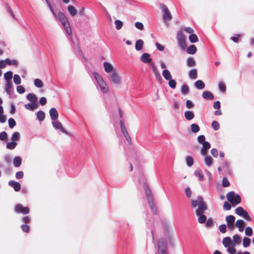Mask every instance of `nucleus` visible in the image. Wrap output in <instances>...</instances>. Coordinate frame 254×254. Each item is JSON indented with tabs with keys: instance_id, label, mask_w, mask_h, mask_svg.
Here are the masks:
<instances>
[{
	"instance_id": "9",
	"label": "nucleus",
	"mask_w": 254,
	"mask_h": 254,
	"mask_svg": "<svg viewBox=\"0 0 254 254\" xmlns=\"http://www.w3.org/2000/svg\"><path fill=\"white\" fill-rule=\"evenodd\" d=\"M109 77L114 84L119 85L121 83V78L117 70L113 71Z\"/></svg>"
},
{
	"instance_id": "59",
	"label": "nucleus",
	"mask_w": 254,
	"mask_h": 254,
	"mask_svg": "<svg viewBox=\"0 0 254 254\" xmlns=\"http://www.w3.org/2000/svg\"><path fill=\"white\" fill-rule=\"evenodd\" d=\"M22 230L25 233H28L29 232V226L26 224H22L21 226Z\"/></svg>"
},
{
	"instance_id": "11",
	"label": "nucleus",
	"mask_w": 254,
	"mask_h": 254,
	"mask_svg": "<svg viewBox=\"0 0 254 254\" xmlns=\"http://www.w3.org/2000/svg\"><path fill=\"white\" fill-rule=\"evenodd\" d=\"M171 227L169 225L165 226V231L166 232L165 237L171 245L173 244V238L171 233Z\"/></svg>"
},
{
	"instance_id": "44",
	"label": "nucleus",
	"mask_w": 254,
	"mask_h": 254,
	"mask_svg": "<svg viewBox=\"0 0 254 254\" xmlns=\"http://www.w3.org/2000/svg\"><path fill=\"white\" fill-rule=\"evenodd\" d=\"M204 162L206 165L208 166H210L212 165V158L209 156H205Z\"/></svg>"
},
{
	"instance_id": "17",
	"label": "nucleus",
	"mask_w": 254,
	"mask_h": 254,
	"mask_svg": "<svg viewBox=\"0 0 254 254\" xmlns=\"http://www.w3.org/2000/svg\"><path fill=\"white\" fill-rule=\"evenodd\" d=\"M49 114H50V116L51 117L52 120L55 121L58 119L59 114H58V112L56 108H51L50 110Z\"/></svg>"
},
{
	"instance_id": "56",
	"label": "nucleus",
	"mask_w": 254,
	"mask_h": 254,
	"mask_svg": "<svg viewBox=\"0 0 254 254\" xmlns=\"http://www.w3.org/2000/svg\"><path fill=\"white\" fill-rule=\"evenodd\" d=\"M214 225L213 220L211 218H209L206 222L205 226L206 227H211Z\"/></svg>"
},
{
	"instance_id": "42",
	"label": "nucleus",
	"mask_w": 254,
	"mask_h": 254,
	"mask_svg": "<svg viewBox=\"0 0 254 254\" xmlns=\"http://www.w3.org/2000/svg\"><path fill=\"white\" fill-rule=\"evenodd\" d=\"M187 64L189 67H193L195 65V62L192 58H189L187 59Z\"/></svg>"
},
{
	"instance_id": "58",
	"label": "nucleus",
	"mask_w": 254,
	"mask_h": 254,
	"mask_svg": "<svg viewBox=\"0 0 254 254\" xmlns=\"http://www.w3.org/2000/svg\"><path fill=\"white\" fill-rule=\"evenodd\" d=\"M227 248V252L230 254H235L236 253V250L235 248H234V247H226Z\"/></svg>"
},
{
	"instance_id": "34",
	"label": "nucleus",
	"mask_w": 254,
	"mask_h": 254,
	"mask_svg": "<svg viewBox=\"0 0 254 254\" xmlns=\"http://www.w3.org/2000/svg\"><path fill=\"white\" fill-rule=\"evenodd\" d=\"M25 108L29 110L33 111L37 108L36 103H32L31 104H27L25 105Z\"/></svg>"
},
{
	"instance_id": "6",
	"label": "nucleus",
	"mask_w": 254,
	"mask_h": 254,
	"mask_svg": "<svg viewBox=\"0 0 254 254\" xmlns=\"http://www.w3.org/2000/svg\"><path fill=\"white\" fill-rule=\"evenodd\" d=\"M159 8L162 9L163 13V19L165 24L168 25L167 21H170L172 19L171 14L166 5L163 3L159 4Z\"/></svg>"
},
{
	"instance_id": "25",
	"label": "nucleus",
	"mask_w": 254,
	"mask_h": 254,
	"mask_svg": "<svg viewBox=\"0 0 254 254\" xmlns=\"http://www.w3.org/2000/svg\"><path fill=\"white\" fill-rule=\"evenodd\" d=\"M162 75L164 77V78L167 80H169L172 78L170 72L167 69H164L163 70Z\"/></svg>"
},
{
	"instance_id": "14",
	"label": "nucleus",
	"mask_w": 254,
	"mask_h": 254,
	"mask_svg": "<svg viewBox=\"0 0 254 254\" xmlns=\"http://www.w3.org/2000/svg\"><path fill=\"white\" fill-rule=\"evenodd\" d=\"M52 125L53 127L57 130H59L61 131L62 132L67 134V132L63 128L62 124L61 123L59 122L58 121H54L52 122Z\"/></svg>"
},
{
	"instance_id": "54",
	"label": "nucleus",
	"mask_w": 254,
	"mask_h": 254,
	"mask_svg": "<svg viewBox=\"0 0 254 254\" xmlns=\"http://www.w3.org/2000/svg\"><path fill=\"white\" fill-rule=\"evenodd\" d=\"M13 81L15 84H19L21 83V78L18 74L14 75Z\"/></svg>"
},
{
	"instance_id": "4",
	"label": "nucleus",
	"mask_w": 254,
	"mask_h": 254,
	"mask_svg": "<svg viewBox=\"0 0 254 254\" xmlns=\"http://www.w3.org/2000/svg\"><path fill=\"white\" fill-rule=\"evenodd\" d=\"M155 248L156 249L155 254H168L166 243L163 239H159Z\"/></svg>"
},
{
	"instance_id": "20",
	"label": "nucleus",
	"mask_w": 254,
	"mask_h": 254,
	"mask_svg": "<svg viewBox=\"0 0 254 254\" xmlns=\"http://www.w3.org/2000/svg\"><path fill=\"white\" fill-rule=\"evenodd\" d=\"M104 67L105 71L107 73H112L113 71H116L113 69V67L111 64L108 62H104Z\"/></svg>"
},
{
	"instance_id": "35",
	"label": "nucleus",
	"mask_w": 254,
	"mask_h": 254,
	"mask_svg": "<svg viewBox=\"0 0 254 254\" xmlns=\"http://www.w3.org/2000/svg\"><path fill=\"white\" fill-rule=\"evenodd\" d=\"M12 87V83L11 81H6L5 88V92L8 94H9L11 92Z\"/></svg>"
},
{
	"instance_id": "55",
	"label": "nucleus",
	"mask_w": 254,
	"mask_h": 254,
	"mask_svg": "<svg viewBox=\"0 0 254 254\" xmlns=\"http://www.w3.org/2000/svg\"><path fill=\"white\" fill-rule=\"evenodd\" d=\"M16 125V122L15 120L12 118H10L8 120V126L11 128H12Z\"/></svg>"
},
{
	"instance_id": "48",
	"label": "nucleus",
	"mask_w": 254,
	"mask_h": 254,
	"mask_svg": "<svg viewBox=\"0 0 254 254\" xmlns=\"http://www.w3.org/2000/svg\"><path fill=\"white\" fill-rule=\"evenodd\" d=\"M245 211V210L241 206H239L235 209V213L241 216H242L243 214Z\"/></svg>"
},
{
	"instance_id": "49",
	"label": "nucleus",
	"mask_w": 254,
	"mask_h": 254,
	"mask_svg": "<svg viewBox=\"0 0 254 254\" xmlns=\"http://www.w3.org/2000/svg\"><path fill=\"white\" fill-rule=\"evenodd\" d=\"M251 239L248 237H244L243 239V246L246 248L250 246L251 244Z\"/></svg>"
},
{
	"instance_id": "39",
	"label": "nucleus",
	"mask_w": 254,
	"mask_h": 254,
	"mask_svg": "<svg viewBox=\"0 0 254 254\" xmlns=\"http://www.w3.org/2000/svg\"><path fill=\"white\" fill-rule=\"evenodd\" d=\"M191 130L193 133H196L200 130V127L197 124H192L190 126Z\"/></svg>"
},
{
	"instance_id": "13",
	"label": "nucleus",
	"mask_w": 254,
	"mask_h": 254,
	"mask_svg": "<svg viewBox=\"0 0 254 254\" xmlns=\"http://www.w3.org/2000/svg\"><path fill=\"white\" fill-rule=\"evenodd\" d=\"M15 210L17 213H21L24 214H28L29 212V208L23 207L21 204H17L15 208Z\"/></svg>"
},
{
	"instance_id": "5",
	"label": "nucleus",
	"mask_w": 254,
	"mask_h": 254,
	"mask_svg": "<svg viewBox=\"0 0 254 254\" xmlns=\"http://www.w3.org/2000/svg\"><path fill=\"white\" fill-rule=\"evenodd\" d=\"M143 187L144 188V189H145V190L146 192V197H147L149 205L150 206V207L152 209V212L154 213H155L156 212V210L155 207L154 206L153 197L151 193V191L149 190V189L148 187V186L147 185V184L145 182H143Z\"/></svg>"
},
{
	"instance_id": "43",
	"label": "nucleus",
	"mask_w": 254,
	"mask_h": 254,
	"mask_svg": "<svg viewBox=\"0 0 254 254\" xmlns=\"http://www.w3.org/2000/svg\"><path fill=\"white\" fill-rule=\"evenodd\" d=\"M189 40L192 43H195L198 41V39L197 36L195 34H191L189 36Z\"/></svg>"
},
{
	"instance_id": "52",
	"label": "nucleus",
	"mask_w": 254,
	"mask_h": 254,
	"mask_svg": "<svg viewBox=\"0 0 254 254\" xmlns=\"http://www.w3.org/2000/svg\"><path fill=\"white\" fill-rule=\"evenodd\" d=\"M211 126L214 130H217L220 128V125L219 123L216 121H214L212 122Z\"/></svg>"
},
{
	"instance_id": "45",
	"label": "nucleus",
	"mask_w": 254,
	"mask_h": 254,
	"mask_svg": "<svg viewBox=\"0 0 254 254\" xmlns=\"http://www.w3.org/2000/svg\"><path fill=\"white\" fill-rule=\"evenodd\" d=\"M194 175L198 178L199 181H203L204 180L203 175L201 173V171L199 170H196L194 172Z\"/></svg>"
},
{
	"instance_id": "37",
	"label": "nucleus",
	"mask_w": 254,
	"mask_h": 254,
	"mask_svg": "<svg viewBox=\"0 0 254 254\" xmlns=\"http://www.w3.org/2000/svg\"><path fill=\"white\" fill-rule=\"evenodd\" d=\"M34 84L37 88H42L43 86V82L38 78H36L34 80Z\"/></svg>"
},
{
	"instance_id": "51",
	"label": "nucleus",
	"mask_w": 254,
	"mask_h": 254,
	"mask_svg": "<svg viewBox=\"0 0 254 254\" xmlns=\"http://www.w3.org/2000/svg\"><path fill=\"white\" fill-rule=\"evenodd\" d=\"M115 24L116 25V28L117 30H120L122 28L123 23L120 20H116L115 21Z\"/></svg>"
},
{
	"instance_id": "26",
	"label": "nucleus",
	"mask_w": 254,
	"mask_h": 254,
	"mask_svg": "<svg viewBox=\"0 0 254 254\" xmlns=\"http://www.w3.org/2000/svg\"><path fill=\"white\" fill-rule=\"evenodd\" d=\"M143 41L141 39H139L136 41L135 48L136 51H140L143 46Z\"/></svg>"
},
{
	"instance_id": "15",
	"label": "nucleus",
	"mask_w": 254,
	"mask_h": 254,
	"mask_svg": "<svg viewBox=\"0 0 254 254\" xmlns=\"http://www.w3.org/2000/svg\"><path fill=\"white\" fill-rule=\"evenodd\" d=\"M202 144V147H201L200 150L201 154L203 156H206L207 154V150L211 147L210 144L208 142L205 141Z\"/></svg>"
},
{
	"instance_id": "64",
	"label": "nucleus",
	"mask_w": 254,
	"mask_h": 254,
	"mask_svg": "<svg viewBox=\"0 0 254 254\" xmlns=\"http://www.w3.org/2000/svg\"><path fill=\"white\" fill-rule=\"evenodd\" d=\"M7 137V134L6 132L2 131L0 133V139L1 140H5Z\"/></svg>"
},
{
	"instance_id": "60",
	"label": "nucleus",
	"mask_w": 254,
	"mask_h": 254,
	"mask_svg": "<svg viewBox=\"0 0 254 254\" xmlns=\"http://www.w3.org/2000/svg\"><path fill=\"white\" fill-rule=\"evenodd\" d=\"M205 137L203 135H199L197 137V141L200 144H202L205 142Z\"/></svg>"
},
{
	"instance_id": "63",
	"label": "nucleus",
	"mask_w": 254,
	"mask_h": 254,
	"mask_svg": "<svg viewBox=\"0 0 254 254\" xmlns=\"http://www.w3.org/2000/svg\"><path fill=\"white\" fill-rule=\"evenodd\" d=\"M186 104L188 109H191L194 107V104L190 100H187Z\"/></svg>"
},
{
	"instance_id": "50",
	"label": "nucleus",
	"mask_w": 254,
	"mask_h": 254,
	"mask_svg": "<svg viewBox=\"0 0 254 254\" xmlns=\"http://www.w3.org/2000/svg\"><path fill=\"white\" fill-rule=\"evenodd\" d=\"M168 84L170 88L175 89L176 87L177 83L174 79L171 78V79L169 80Z\"/></svg>"
},
{
	"instance_id": "7",
	"label": "nucleus",
	"mask_w": 254,
	"mask_h": 254,
	"mask_svg": "<svg viewBox=\"0 0 254 254\" xmlns=\"http://www.w3.org/2000/svg\"><path fill=\"white\" fill-rule=\"evenodd\" d=\"M227 200L234 204H238L241 201L240 196L238 194H235L234 191H230L226 195Z\"/></svg>"
},
{
	"instance_id": "29",
	"label": "nucleus",
	"mask_w": 254,
	"mask_h": 254,
	"mask_svg": "<svg viewBox=\"0 0 254 254\" xmlns=\"http://www.w3.org/2000/svg\"><path fill=\"white\" fill-rule=\"evenodd\" d=\"M187 51L188 54L193 55L196 52L197 49L195 45H192L188 47Z\"/></svg>"
},
{
	"instance_id": "10",
	"label": "nucleus",
	"mask_w": 254,
	"mask_h": 254,
	"mask_svg": "<svg viewBox=\"0 0 254 254\" xmlns=\"http://www.w3.org/2000/svg\"><path fill=\"white\" fill-rule=\"evenodd\" d=\"M151 67L152 69L153 73L155 74V76L156 77V80L160 83H161L162 82V78L159 71H158L157 66L155 65L154 63H151Z\"/></svg>"
},
{
	"instance_id": "47",
	"label": "nucleus",
	"mask_w": 254,
	"mask_h": 254,
	"mask_svg": "<svg viewBox=\"0 0 254 254\" xmlns=\"http://www.w3.org/2000/svg\"><path fill=\"white\" fill-rule=\"evenodd\" d=\"M5 63L8 65H17L18 64V62L16 60L9 59H5Z\"/></svg>"
},
{
	"instance_id": "38",
	"label": "nucleus",
	"mask_w": 254,
	"mask_h": 254,
	"mask_svg": "<svg viewBox=\"0 0 254 254\" xmlns=\"http://www.w3.org/2000/svg\"><path fill=\"white\" fill-rule=\"evenodd\" d=\"M4 77L6 81H10L12 77V72L11 71L5 72L4 74Z\"/></svg>"
},
{
	"instance_id": "21",
	"label": "nucleus",
	"mask_w": 254,
	"mask_h": 254,
	"mask_svg": "<svg viewBox=\"0 0 254 254\" xmlns=\"http://www.w3.org/2000/svg\"><path fill=\"white\" fill-rule=\"evenodd\" d=\"M235 226L238 228L240 232H243L245 227V223L243 220L239 219L237 221Z\"/></svg>"
},
{
	"instance_id": "30",
	"label": "nucleus",
	"mask_w": 254,
	"mask_h": 254,
	"mask_svg": "<svg viewBox=\"0 0 254 254\" xmlns=\"http://www.w3.org/2000/svg\"><path fill=\"white\" fill-rule=\"evenodd\" d=\"M22 163V160L20 157L17 156L13 159V165L16 167H19Z\"/></svg>"
},
{
	"instance_id": "31",
	"label": "nucleus",
	"mask_w": 254,
	"mask_h": 254,
	"mask_svg": "<svg viewBox=\"0 0 254 254\" xmlns=\"http://www.w3.org/2000/svg\"><path fill=\"white\" fill-rule=\"evenodd\" d=\"M36 116H37L38 120L40 122L43 121L45 118V113L42 111H39L37 112V114H36Z\"/></svg>"
},
{
	"instance_id": "18",
	"label": "nucleus",
	"mask_w": 254,
	"mask_h": 254,
	"mask_svg": "<svg viewBox=\"0 0 254 254\" xmlns=\"http://www.w3.org/2000/svg\"><path fill=\"white\" fill-rule=\"evenodd\" d=\"M202 97L206 100H212L214 98L213 94L209 91H204L202 94Z\"/></svg>"
},
{
	"instance_id": "32",
	"label": "nucleus",
	"mask_w": 254,
	"mask_h": 254,
	"mask_svg": "<svg viewBox=\"0 0 254 254\" xmlns=\"http://www.w3.org/2000/svg\"><path fill=\"white\" fill-rule=\"evenodd\" d=\"M186 162L187 165L189 167H191L194 164L193 158L190 156H188L186 158Z\"/></svg>"
},
{
	"instance_id": "16",
	"label": "nucleus",
	"mask_w": 254,
	"mask_h": 254,
	"mask_svg": "<svg viewBox=\"0 0 254 254\" xmlns=\"http://www.w3.org/2000/svg\"><path fill=\"white\" fill-rule=\"evenodd\" d=\"M222 244L225 248L231 246L235 247V244H233L231 238L229 237H225L222 240Z\"/></svg>"
},
{
	"instance_id": "40",
	"label": "nucleus",
	"mask_w": 254,
	"mask_h": 254,
	"mask_svg": "<svg viewBox=\"0 0 254 254\" xmlns=\"http://www.w3.org/2000/svg\"><path fill=\"white\" fill-rule=\"evenodd\" d=\"M17 144V143L16 142L11 141L6 144V148L7 149L12 150L16 147Z\"/></svg>"
},
{
	"instance_id": "36",
	"label": "nucleus",
	"mask_w": 254,
	"mask_h": 254,
	"mask_svg": "<svg viewBox=\"0 0 254 254\" xmlns=\"http://www.w3.org/2000/svg\"><path fill=\"white\" fill-rule=\"evenodd\" d=\"M20 138V134L19 132L16 131L13 132L11 136V141L15 142L16 141H17L19 140Z\"/></svg>"
},
{
	"instance_id": "46",
	"label": "nucleus",
	"mask_w": 254,
	"mask_h": 254,
	"mask_svg": "<svg viewBox=\"0 0 254 254\" xmlns=\"http://www.w3.org/2000/svg\"><path fill=\"white\" fill-rule=\"evenodd\" d=\"M235 220V217L233 215H229L226 217V221L227 224L233 223Z\"/></svg>"
},
{
	"instance_id": "1",
	"label": "nucleus",
	"mask_w": 254,
	"mask_h": 254,
	"mask_svg": "<svg viewBox=\"0 0 254 254\" xmlns=\"http://www.w3.org/2000/svg\"><path fill=\"white\" fill-rule=\"evenodd\" d=\"M191 207L193 208H197L195 210V214L199 216L198 221L200 224L205 223L206 221V216L203 214L207 210V206L201 196H197L196 199H191Z\"/></svg>"
},
{
	"instance_id": "62",
	"label": "nucleus",
	"mask_w": 254,
	"mask_h": 254,
	"mask_svg": "<svg viewBox=\"0 0 254 254\" xmlns=\"http://www.w3.org/2000/svg\"><path fill=\"white\" fill-rule=\"evenodd\" d=\"M135 26L136 28L140 30H142L144 28V26L143 24L140 22H136L135 23Z\"/></svg>"
},
{
	"instance_id": "22",
	"label": "nucleus",
	"mask_w": 254,
	"mask_h": 254,
	"mask_svg": "<svg viewBox=\"0 0 254 254\" xmlns=\"http://www.w3.org/2000/svg\"><path fill=\"white\" fill-rule=\"evenodd\" d=\"M184 116L186 119L188 121H190L192 120L194 117V115L192 111L190 110L185 112Z\"/></svg>"
},
{
	"instance_id": "33",
	"label": "nucleus",
	"mask_w": 254,
	"mask_h": 254,
	"mask_svg": "<svg viewBox=\"0 0 254 254\" xmlns=\"http://www.w3.org/2000/svg\"><path fill=\"white\" fill-rule=\"evenodd\" d=\"M27 99L33 103H36V102L37 100L36 96L33 94L29 93L27 95Z\"/></svg>"
},
{
	"instance_id": "12",
	"label": "nucleus",
	"mask_w": 254,
	"mask_h": 254,
	"mask_svg": "<svg viewBox=\"0 0 254 254\" xmlns=\"http://www.w3.org/2000/svg\"><path fill=\"white\" fill-rule=\"evenodd\" d=\"M140 60L143 63L149 64L151 66L152 63V59L150 58V55L148 53L143 54L140 58Z\"/></svg>"
},
{
	"instance_id": "27",
	"label": "nucleus",
	"mask_w": 254,
	"mask_h": 254,
	"mask_svg": "<svg viewBox=\"0 0 254 254\" xmlns=\"http://www.w3.org/2000/svg\"><path fill=\"white\" fill-rule=\"evenodd\" d=\"M189 77L191 79H195L197 77V70L196 69H191L189 73Z\"/></svg>"
},
{
	"instance_id": "8",
	"label": "nucleus",
	"mask_w": 254,
	"mask_h": 254,
	"mask_svg": "<svg viewBox=\"0 0 254 254\" xmlns=\"http://www.w3.org/2000/svg\"><path fill=\"white\" fill-rule=\"evenodd\" d=\"M177 39L179 45L183 50L187 49L186 37L182 31H179L177 34Z\"/></svg>"
},
{
	"instance_id": "19",
	"label": "nucleus",
	"mask_w": 254,
	"mask_h": 254,
	"mask_svg": "<svg viewBox=\"0 0 254 254\" xmlns=\"http://www.w3.org/2000/svg\"><path fill=\"white\" fill-rule=\"evenodd\" d=\"M8 185L11 187L13 188V189L15 191H18L21 189L20 184L19 183L16 182L14 181H9Z\"/></svg>"
},
{
	"instance_id": "61",
	"label": "nucleus",
	"mask_w": 254,
	"mask_h": 254,
	"mask_svg": "<svg viewBox=\"0 0 254 254\" xmlns=\"http://www.w3.org/2000/svg\"><path fill=\"white\" fill-rule=\"evenodd\" d=\"M17 91L20 94H23L25 92V89L22 85H18L17 87Z\"/></svg>"
},
{
	"instance_id": "3",
	"label": "nucleus",
	"mask_w": 254,
	"mask_h": 254,
	"mask_svg": "<svg viewBox=\"0 0 254 254\" xmlns=\"http://www.w3.org/2000/svg\"><path fill=\"white\" fill-rule=\"evenodd\" d=\"M94 77L100 87V90L104 93H107L109 91V87L104 81L102 77L97 72H93Z\"/></svg>"
},
{
	"instance_id": "28",
	"label": "nucleus",
	"mask_w": 254,
	"mask_h": 254,
	"mask_svg": "<svg viewBox=\"0 0 254 254\" xmlns=\"http://www.w3.org/2000/svg\"><path fill=\"white\" fill-rule=\"evenodd\" d=\"M233 243L235 244V246L240 244L241 243V238L238 235H235L233 237Z\"/></svg>"
},
{
	"instance_id": "53",
	"label": "nucleus",
	"mask_w": 254,
	"mask_h": 254,
	"mask_svg": "<svg viewBox=\"0 0 254 254\" xmlns=\"http://www.w3.org/2000/svg\"><path fill=\"white\" fill-rule=\"evenodd\" d=\"M253 229L251 227H247L245 229V234L248 236H251L253 235Z\"/></svg>"
},
{
	"instance_id": "23",
	"label": "nucleus",
	"mask_w": 254,
	"mask_h": 254,
	"mask_svg": "<svg viewBox=\"0 0 254 254\" xmlns=\"http://www.w3.org/2000/svg\"><path fill=\"white\" fill-rule=\"evenodd\" d=\"M67 10L71 16H74L77 13L76 9L71 5H69L67 6Z\"/></svg>"
},
{
	"instance_id": "41",
	"label": "nucleus",
	"mask_w": 254,
	"mask_h": 254,
	"mask_svg": "<svg viewBox=\"0 0 254 254\" xmlns=\"http://www.w3.org/2000/svg\"><path fill=\"white\" fill-rule=\"evenodd\" d=\"M189 87L188 85L184 84L182 86L181 92L183 94L186 95L189 93Z\"/></svg>"
},
{
	"instance_id": "57",
	"label": "nucleus",
	"mask_w": 254,
	"mask_h": 254,
	"mask_svg": "<svg viewBox=\"0 0 254 254\" xmlns=\"http://www.w3.org/2000/svg\"><path fill=\"white\" fill-rule=\"evenodd\" d=\"M218 86H219V88L220 91H221L223 92L226 91V86H225V85L224 84V83H223L222 82H220L219 83Z\"/></svg>"
},
{
	"instance_id": "24",
	"label": "nucleus",
	"mask_w": 254,
	"mask_h": 254,
	"mask_svg": "<svg viewBox=\"0 0 254 254\" xmlns=\"http://www.w3.org/2000/svg\"><path fill=\"white\" fill-rule=\"evenodd\" d=\"M195 87L199 90H201L204 88L205 84L204 82L201 80H197L194 83Z\"/></svg>"
},
{
	"instance_id": "2",
	"label": "nucleus",
	"mask_w": 254,
	"mask_h": 254,
	"mask_svg": "<svg viewBox=\"0 0 254 254\" xmlns=\"http://www.w3.org/2000/svg\"><path fill=\"white\" fill-rule=\"evenodd\" d=\"M54 15L56 18V19L59 20L61 22L63 27H64L65 32L67 34V35H71L72 34V30L68 20L64 14L62 12H60L58 14L55 13Z\"/></svg>"
}]
</instances>
